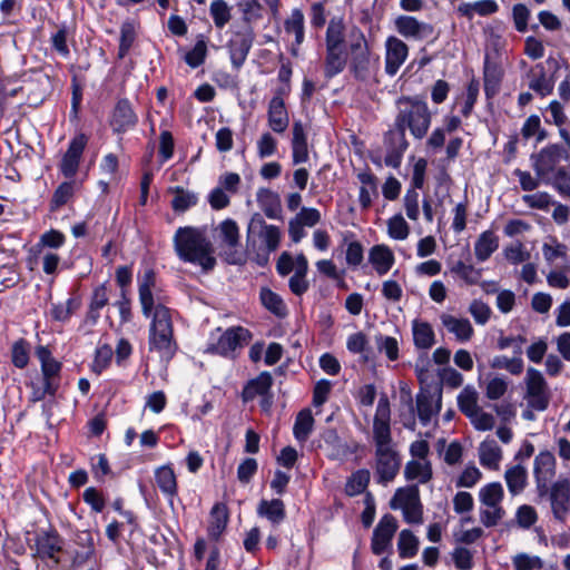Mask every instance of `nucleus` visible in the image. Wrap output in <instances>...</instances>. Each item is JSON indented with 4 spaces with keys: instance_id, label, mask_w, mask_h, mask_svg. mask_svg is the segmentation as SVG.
Listing matches in <instances>:
<instances>
[{
    "instance_id": "obj_1",
    "label": "nucleus",
    "mask_w": 570,
    "mask_h": 570,
    "mask_svg": "<svg viewBox=\"0 0 570 570\" xmlns=\"http://www.w3.org/2000/svg\"><path fill=\"white\" fill-rule=\"evenodd\" d=\"M391 411L387 397H381L373 420V441L375 445V474L380 483L391 482L401 466L391 431Z\"/></svg>"
},
{
    "instance_id": "obj_2",
    "label": "nucleus",
    "mask_w": 570,
    "mask_h": 570,
    "mask_svg": "<svg viewBox=\"0 0 570 570\" xmlns=\"http://www.w3.org/2000/svg\"><path fill=\"white\" fill-rule=\"evenodd\" d=\"M174 246L180 259L202 266L204 272L212 271L216 264L212 244L199 228L179 227L174 236Z\"/></svg>"
},
{
    "instance_id": "obj_3",
    "label": "nucleus",
    "mask_w": 570,
    "mask_h": 570,
    "mask_svg": "<svg viewBox=\"0 0 570 570\" xmlns=\"http://www.w3.org/2000/svg\"><path fill=\"white\" fill-rule=\"evenodd\" d=\"M170 312L164 305L155 306L149 330V352L168 362L176 353Z\"/></svg>"
},
{
    "instance_id": "obj_4",
    "label": "nucleus",
    "mask_w": 570,
    "mask_h": 570,
    "mask_svg": "<svg viewBox=\"0 0 570 570\" xmlns=\"http://www.w3.org/2000/svg\"><path fill=\"white\" fill-rule=\"evenodd\" d=\"M399 115L395 120L396 134H403L409 128L415 138H422L428 132L431 122V115L428 106L420 99L409 97L400 98L397 101Z\"/></svg>"
},
{
    "instance_id": "obj_5",
    "label": "nucleus",
    "mask_w": 570,
    "mask_h": 570,
    "mask_svg": "<svg viewBox=\"0 0 570 570\" xmlns=\"http://www.w3.org/2000/svg\"><path fill=\"white\" fill-rule=\"evenodd\" d=\"M250 234H257L264 244L255 254L254 261L264 266L268 263L269 254L275 252L281 242V232L274 225H267L259 214H255L248 224L247 250L250 252L255 244L250 242Z\"/></svg>"
},
{
    "instance_id": "obj_6",
    "label": "nucleus",
    "mask_w": 570,
    "mask_h": 570,
    "mask_svg": "<svg viewBox=\"0 0 570 570\" xmlns=\"http://www.w3.org/2000/svg\"><path fill=\"white\" fill-rule=\"evenodd\" d=\"M393 510L401 509L407 523L420 524L423 522V510L416 487L399 489L390 502Z\"/></svg>"
},
{
    "instance_id": "obj_7",
    "label": "nucleus",
    "mask_w": 570,
    "mask_h": 570,
    "mask_svg": "<svg viewBox=\"0 0 570 570\" xmlns=\"http://www.w3.org/2000/svg\"><path fill=\"white\" fill-rule=\"evenodd\" d=\"M218 234L226 262L234 265L244 264L246 259L239 249V228L236 222L229 218L222 222Z\"/></svg>"
},
{
    "instance_id": "obj_8",
    "label": "nucleus",
    "mask_w": 570,
    "mask_h": 570,
    "mask_svg": "<svg viewBox=\"0 0 570 570\" xmlns=\"http://www.w3.org/2000/svg\"><path fill=\"white\" fill-rule=\"evenodd\" d=\"M525 400L531 409L544 411L550 402V391L542 373L529 367L525 374Z\"/></svg>"
},
{
    "instance_id": "obj_9",
    "label": "nucleus",
    "mask_w": 570,
    "mask_h": 570,
    "mask_svg": "<svg viewBox=\"0 0 570 570\" xmlns=\"http://www.w3.org/2000/svg\"><path fill=\"white\" fill-rule=\"evenodd\" d=\"M36 354L41 362V370L43 374V391L35 393V401L43 399L45 394L53 395L58 389L56 377L58 376L61 365L53 357L50 351L45 346H39Z\"/></svg>"
},
{
    "instance_id": "obj_10",
    "label": "nucleus",
    "mask_w": 570,
    "mask_h": 570,
    "mask_svg": "<svg viewBox=\"0 0 570 570\" xmlns=\"http://www.w3.org/2000/svg\"><path fill=\"white\" fill-rule=\"evenodd\" d=\"M562 159H569L567 148L556 144L543 148L538 155L533 156L534 169L538 176L546 177L554 171Z\"/></svg>"
},
{
    "instance_id": "obj_11",
    "label": "nucleus",
    "mask_w": 570,
    "mask_h": 570,
    "mask_svg": "<svg viewBox=\"0 0 570 570\" xmlns=\"http://www.w3.org/2000/svg\"><path fill=\"white\" fill-rule=\"evenodd\" d=\"M351 50V70L357 79H365L368 72L370 58L366 40L361 32L354 35V40L350 45Z\"/></svg>"
},
{
    "instance_id": "obj_12",
    "label": "nucleus",
    "mask_w": 570,
    "mask_h": 570,
    "mask_svg": "<svg viewBox=\"0 0 570 570\" xmlns=\"http://www.w3.org/2000/svg\"><path fill=\"white\" fill-rule=\"evenodd\" d=\"M396 530V519L392 514L383 515L373 532L372 551L374 554L380 556L387 549Z\"/></svg>"
},
{
    "instance_id": "obj_13",
    "label": "nucleus",
    "mask_w": 570,
    "mask_h": 570,
    "mask_svg": "<svg viewBox=\"0 0 570 570\" xmlns=\"http://www.w3.org/2000/svg\"><path fill=\"white\" fill-rule=\"evenodd\" d=\"M533 473L540 494L548 491V482L556 474V459L549 451L540 452L534 459Z\"/></svg>"
},
{
    "instance_id": "obj_14",
    "label": "nucleus",
    "mask_w": 570,
    "mask_h": 570,
    "mask_svg": "<svg viewBox=\"0 0 570 570\" xmlns=\"http://www.w3.org/2000/svg\"><path fill=\"white\" fill-rule=\"evenodd\" d=\"M250 338L252 335L248 330L240 326L232 327L222 334L213 350L218 354L227 355L237 347L248 344Z\"/></svg>"
},
{
    "instance_id": "obj_15",
    "label": "nucleus",
    "mask_w": 570,
    "mask_h": 570,
    "mask_svg": "<svg viewBox=\"0 0 570 570\" xmlns=\"http://www.w3.org/2000/svg\"><path fill=\"white\" fill-rule=\"evenodd\" d=\"M395 28L405 38L422 40L433 35V27L430 23L421 22L411 16H400L395 20Z\"/></svg>"
},
{
    "instance_id": "obj_16",
    "label": "nucleus",
    "mask_w": 570,
    "mask_h": 570,
    "mask_svg": "<svg viewBox=\"0 0 570 570\" xmlns=\"http://www.w3.org/2000/svg\"><path fill=\"white\" fill-rule=\"evenodd\" d=\"M550 501L553 515L558 520H563L570 505V483L562 479L554 482L550 491Z\"/></svg>"
},
{
    "instance_id": "obj_17",
    "label": "nucleus",
    "mask_w": 570,
    "mask_h": 570,
    "mask_svg": "<svg viewBox=\"0 0 570 570\" xmlns=\"http://www.w3.org/2000/svg\"><path fill=\"white\" fill-rule=\"evenodd\" d=\"M386 66L389 75H395L407 57L409 48L404 41L396 37L386 40Z\"/></svg>"
},
{
    "instance_id": "obj_18",
    "label": "nucleus",
    "mask_w": 570,
    "mask_h": 570,
    "mask_svg": "<svg viewBox=\"0 0 570 570\" xmlns=\"http://www.w3.org/2000/svg\"><path fill=\"white\" fill-rule=\"evenodd\" d=\"M254 36L250 29L236 32L234 38L229 41L228 48L230 53V60L234 67L239 68L252 48Z\"/></svg>"
},
{
    "instance_id": "obj_19",
    "label": "nucleus",
    "mask_w": 570,
    "mask_h": 570,
    "mask_svg": "<svg viewBox=\"0 0 570 570\" xmlns=\"http://www.w3.org/2000/svg\"><path fill=\"white\" fill-rule=\"evenodd\" d=\"M87 139L79 135L72 139L61 161V171L66 177H72L78 169L80 156L85 149Z\"/></svg>"
},
{
    "instance_id": "obj_20",
    "label": "nucleus",
    "mask_w": 570,
    "mask_h": 570,
    "mask_svg": "<svg viewBox=\"0 0 570 570\" xmlns=\"http://www.w3.org/2000/svg\"><path fill=\"white\" fill-rule=\"evenodd\" d=\"M441 323L459 342H468L474 334L473 326L468 318L455 317L451 314H442Z\"/></svg>"
},
{
    "instance_id": "obj_21",
    "label": "nucleus",
    "mask_w": 570,
    "mask_h": 570,
    "mask_svg": "<svg viewBox=\"0 0 570 570\" xmlns=\"http://www.w3.org/2000/svg\"><path fill=\"white\" fill-rule=\"evenodd\" d=\"M137 122V117L129 105V102L125 99L119 100L115 107L111 126L115 131L122 132L134 127Z\"/></svg>"
},
{
    "instance_id": "obj_22",
    "label": "nucleus",
    "mask_w": 570,
    "mask_h": 570,
    "mask_svg": "<svg viewBox=\"0 0 570 570\" xmlns=\"http://www.w3.org/2000/svg\"><path fill=\"white\" fill-rule=\"evenodd\" d=\"M268 124L276 132H283L288 126V116L285 109L284 100L276 96L269 102Z\"/></svg>"
},
{
    "instance_id": "obj_23",
    "label": "nucleus",
    "mask_w": 570,
    "mask_h": 570,
    "mask_svg": "<svg viewBox=\"0 0 570 570\" xmlns=\"http://www.w3.org/2000/svg\"><path fill=\"white\" fill-rule=\"evenodd\" d=\"M387 139L390 147L384 161L386 166L396 168L400 166L402 156L407 148V141L405 137H403V134H396L394 131L389 134Z\"/></svg>"
},
{
    "instance_id": "obj_24",
    "label": "nucleus",
    "mask_w": 570,
    "mask_h": 570,
    "mask_svg": "<svg viewBox=\"0 0 570 570\" xmlns=\"http://www.w3.org/2000/svg\"><path fill=\"white\" fill-rule=\"evenodd\" d=\"M529 88L541 96L550 95L553 90L554 82L549 78L542 65H537L528 75Z\"/></svg>"
},
{
    "instance_id": "obj_25",
    "label": "nucleus",
    "mask_w": 570,
    "mask_h": 570,
    "mask_svg": "<svg viewBox=\"0 0 570 570\" xmlns=\"http://www.w3.org/2000/svg\"><path fill=\"white\" fill-rule=\"evenodd\" d=\"M273 384V377L268 372L261 373L256 379L249 381L243 390V400L245 402L254 400L257 395L268 393Z\"/></svg>"
},
{
    "instance_id": "obj_26",
    "label": "nucleus",
    "mask_w": 570,
    "mask_h": 570,
    "mask_svg": "<svg viewBox=\"0 0 570 570\" xmlns=\"http://www.w3.org/2000/svg\"><path fill=\"white\" fill-rule=\"evenodd\" d=\"M479 458L483 466L498 470L502 451L494 440H487L480 444Z\"/></svg>"
},
{
    "instance_id": "obj_27",
    "label": "nucleus",
    "mask_w": 570,
    "mask_h": 570,
    "mask_svg": "<svg viewBox=\"0 0 570 570\" xmlns=\"http://www.w3.org/2000/svg\"><path fill=\"white\" fill-rule=\"evenodd\" d=\"M169 193L174 195L170 205L173 210L176 213H184L196 206L198 202V196L196 193L179 186L169 188Z\"/></svg>"
},
{
    "instance_id": "obj_28",
    "label": "nucleus",
    "mask_w": 570,
    "mask_h": 570,
    "mask_svg": "<svg viewBox=\"0 0 570 570\" xmlns=\"http://www.w3.org/2000/svg\"><path fill=\"white\" fill-rule=\"evenodd\" d=\"M228 522L227 508L217 503L210 511V522L208 527V535L213 540H218L226 529Z\"/></svg>"
},
{
    "instance_id": "obj_29",
    "label": "nucleus",
    "mask_w": 570,
    "mask_h": 570,
    "mask_svg": "<svg viewBox=\"0 0 570 570\" xmlns=\"http://www.w3.org/2000/svg\"><path fill=\"white\" fill-rule=\"evenodd\" d=\"M370 262L375 271L383 275L389 272L394 263V256L391 249L385 245H376L370 250Z\"/></svg>"
},
{
    "instance_id": "obj_30",
    "label": "nucleus",
    "mask_w": 570,
    "mask_h": 570,
    "mask_svg": "<svg viewBox=\"0 0 570 570\" xmlns=\"http://www.w3.org/2000/svg\"><path fill=\"white\" fill-rule=\"evenodd\" d=\"M504 480L508 485L509 492L512 495H517L521 493L527 485V469L521 464L513 465L505 471Z\"/></svg>"
},
{
    "instance_id": "obj_31",
    "label": "nucleus",
    "mask_w": 570,
    "mask_h": 570,
    "mask_svg": "<svg viewBox=\"0 0 570 570\" xmlns=\"http://www.w3.org/2000/svg\"><path fill=\"white\" fill-rule=\"evenodd\" d=\"M60 550L59 538L55 534L46 533L37 540V556L41 559H51L55 563H58L57 554Z\"/></svg>"
},
{
    "instance_id": "obj_32",
    "label": "nucleus",
    "mask_w": 570,
    "mask_h": 570,
    "mask_svg": "<svg viewBox=\"0 0 570 570\" xmlns=\"http://www.w3.org/2000/svg\"><path fill=\"white\" fill-rule=\"evenodd\" d=\"M499 247V238L492 230L483 232L475 242L474 253L480 262L487 261Z\"/></svg>"
},
{
    "instance_id": "obj_33",
    "label": "nucleus",
    "mask_w": 570,
    "mask_h": 570,
    "mask_svg": "<svg viewBox=\"0 0 570 570\" xmlns=\"http://www.w3.org/2000/svg\"><path fill=\"white\" fill-rule=\"evenodd\" d=\"M257 513L266 517L273 524L277 525L285 519V507L279 499L262 500L258 504Z\"/></svg>"
},
{
    "instance_id": "obj_34",
    "label": "nucleus",
    "mask_w": 570,
    "mask_h": 570,
    "mask_svg": "<svg viewBox=\"0 0 570 570\" xmlns=\"http://www.w3.org/2000/svg\"><path fill=\"white\" fill-rule=\"evenodd\" d=\"M155 480L163 493L173 498L177 494V480L174 470L164 465L155 471Z\"/></svg>"
},
{
    "instance_id": "obj_35",
    "label": "nucleus",
    "mask_w": 570,
    "mask_h": 570,
    "mask_svg": "<svg viewBox=\"0 0 570 570\" xmlns=\"http://www.w3.org/2000/svg\"><path fill=\"white\" fill-rule=\"evenodd\" d=\"M346 56L343 48H326L325 76L332 78L343 71Z\"/></svg>"
},
{
    "instance_id": "obj_36",
    "label": "nucleus",
    "mask_w": 570,
    "mask_h": 570,
    "mask_svg": "<svg viewBox=\"0 0 570 570\" xmlns=\"http://www.w3.org/2000/svg\"><path fill=\"white\" fill-rule=\"evenodd\" d=\"M155 285V274L153 271L145 273L144 279L139 285V301L145 316H149L154 308V297L151 287Z\"/></svg>"
},
{
    "instance_id": "obj_37",
    "label": "nucleus",
    "mask_w": 570,
    "mask_h": 570,
    "mask_svg": "<svg viewBox=\"0 0 570 570\" xmlns=\"http://www.w3.org/2000/svg\"><path fill=\"white\" fill-rule=\"evenodd\" d=\"M413 341L417 348L428 350L434 344V332L426 322H413Z\"/></svg>"
},
{
    "instance_id": "obj_38",
    "label": "nucleus",
    "mask_w": 570,
    "mask_h": 570,
    "mask_svg": "<svg viewBox=\"0 0 570 570\" xmlns=\"http://www.w3.org/2000/svg\"><path fill=\"white\" fill-rule=\"evenodd\" d=\"M441 395L438 397V404L434 406V397L430 393H420L416 396V407L420 420L426 424L431 417L439 412Z\"/></svg>"
},
{
    "instance_id": "obj_39",
    "label": "nucleus",
    "mask_w": 570,
    "mask_h": 570,
    "mask_svg": "<svg viewBox=\"0 0 570 570\" xmlns=\"http://www.w3.org/2000/svg\"><path fill=\"white\" fill-rule=\"evenodd\" d=\"M314 426V417L309 409L302 410L295 420L293 432L298 441L305 442Z\"/></svg>"
},
{
    "instance_id": "obj_40",
    "label": "nucleus",
    "mask_w": 570,
    "mask_h": 570,
    "mask_svg": "<svg viewBox=\"0 0 570 570\" xmlns=\"http://www.w3.org/2000/svg\"><path fill=\"white\" fill-rule=\"evenodd\" d=\"M502 69L489 58L484 62V88L488 96L494 95L502 79Z\"/></svg>"
},
{
    "instance_id": "obj_41",
    "label": "nucleus",
    "mask_w": 570,
    "mask_h": 570,
    "mask_svg": "<svg viewBox=\"0 0 570 570\" xmlns=\"http://www.w3.org/2000/svg\"><path fill=\"white\" fill-rule=\"evenodd\" d=\"M261 301L264 307L276 316L284 317L287 314V308L283 299L269 288H262Z\"/></svg>"
},
{
    "instance_id": "obj_42",
    "label": "nucleus",
    "mask_w": 570,
    "mask_h": 570,
    "mask_svg": "<svg viewBox=\"0 0 570 570\" xmlns=\"http://www.w3.org/2000/svg\"><path fill=\"white\" fill-rule=\"evenodd\" d=\"M370 478V471L366 469H362L354 472L346 483V494L350 497H354L362 493L367 488Z\"/></svg>"
},
{
    "instance_id": "obj_43",
    "label": "nucleus",
    "mask_w": 570,
    "mask_h": 570,
    "mask_svg": "<svg viewBox=\"0 0 570 570\" xmlns=\"http://www.w3.org/2000/svg\"><path fill=\"white\" fill-rule=\"evenodd\" d=\"M397 548L400 557L412 558L419 549V540L410 530H402L399 534Z\"/></svg>"
},
{
    "instance_id": "obj_44",
    "label": "nucleus",
    "mask_w": 570,
    "mask_h": 570,
    "mask_svg": "<svg viewBox=\"0 0 570 570\" xmlns=\"http://www.w3.org/2000/svg\"><path fill=\"white\" fill-rule=\"evenodd\" d=\"M503 495V488L499 482L489 483L479 492V499L483 505L501 504Z\"/></svg>"
},
{
    "instance_id": "obj_45",
    "label": "nucleus",
    "mask_w": 570,
    "mask_h": 570,
    "mask_svg": "<svg viewBox=\"0 0 570 570\" xmlns=\"http://www.w3.org/2000/svg\"><path fill=\"white\" fill-rule=\"evenodd\" d=\"M460 410L469 417L480 407L478 406V393L472 386H465L458 396Z\"/></svg>"
},
{
    "instance_id": "obj_46",
    "label": "nucleus",
    "mask_w": 570,
    "mask_h": 570,
    "mask_svg": "<svg viewBox=\"0 0 570 570\" xmlns=\"http://www.w3.org/2000/svg\"><path fill=\"white\" fill-rule=\"evenodd\" d=\"M344 24L341 19H332L326 31V48H343Z\"/></svg>"
},
{
    "instance_id": "obj_47",
    "label": "nucleus",
    "mask_w": 570,
    "mask_h": 570,
    "mask_svg": "<svg viewBox=\"0 0 570 570\" xmlns=\"http://www.w3.org/2000/svg\"><path fill=\"white\" fill-rule=\"evenodd\" d=\"M490 366L492 368L507 370L509 373L513 375H519L523 371V361L520 355L515 357L508 358L507 356H495L492 358Z\"/></svg>"
},
{
    "instance_id": "obj_48",
    "label": "nucleus",
    "mask_w": 570,
    "mask_h": 570,
    "mask_svg": "<svg viewBox=\"0 0 570 570\" xmlns=\"http://www.w3.org/2000/svg\"><path fill=\"white\" fill-rule=\"evenodd\" d=\"M209 11L217 28L222 29L232 19L230 7L224 0H214Z\"/></svg>"
},
{
    "instance_id": "obj_49",
    "label": "nucleus",
    "mask_w": 570,
    "mask_h": 570,
    "mask_svg": "<svg viewBox=\"0 0 570 570\" xmlns=\"http://www.w3.org/2000/svg\"><path fill=\"white\" fill-rule=\"evenodd\" d=\"M451 272L458 275L469 285L479 283L481 278L480 269H476L472 265L465 264L462 261H458L455 264H453Z\"/></svg>"
},
{
    "instance_id": "obj_50",
    "label": "nucleus",
    "mask_w": 570,
    "mask_h": 570,
    "mask_svg": "<svg viewBox=\"0 0 570 570\" xmlns=\"http://www.w3.org/2000/svg\"><path fill=\"white\" fill-rule=\"evenodd\" d=\"M505 511L501 504L484 505L480 510V521L487 528L495 527L504 517Z\"/></svg>"
},
{
    "instance_id": "obj_51",
    "label": "nucleus",
    "mask_w": 570,
    "mask_h": 570,
    "mask_svg": "<svg viewBox=\"0 0 570 570\" xmlns=\"http://www.w3.org/2000/svg\"><path fill=\"white\" fill-rule=\"evenodd\" d=\"M367 343L366 335L362 332H357L348 337L346 346L350 352L362 354V360L364 362H368L371 357L367 350Z\"/></svg>"
},
{
    "instance_id": "obj_52",
    "label": "nucleus",
    "mask_w": 570,
    "mask_h": 570,
    "mask_svg": "<svg viewBox=\"0 0 570 570\" xmlns=\"http://www.w3.org/2000/svg\"><path fill=\"white\" fill-rule=\"evenodd\" d=\"M404 473L406 479H419L422 483L428 482L432 476L430 466L428 464H422L416 461L409 462L405 466Z\"/></svg>"
},
{
    "instance_id": "obj_53",
    "label": "nucleus",
    "mask_w": 570,
    "mask_h": 570,
    "mask_svg": "<svg viewBox=\"0 0 570 570\" xmlns=\"http://www.w3.org/2000/svg\"><path fill=\"white\" fill-rule=\"evenodd\" d=\"M285 30L295 35L297 45L302 43L304 39V16L299 10L292 12L291 18L285 22Z\"/></svg>"
},
{
    "instance_id": "obj_54",
    "label": "nucleus",
    "mask_w": 570,
    "mask_h": 570,
    "mask_svg": "<svg viewBox=\"0 0 570 570\" xmlns=\"http://www.w3.org/2000/svg\"><path fill=\"white\" fill-rule=\"evenodd\" d=\"M387 232L394 239H405L409 236L410 228L402 215H395L387 222Z\"/></svg>"
},
{
    "instance_id": "obj_55",
    "label": "nucleus",
    "mask_w": 570,
    "mask_h": 570,
    "mask_svg": "<svg viewBox=\"0 0 570 570\" xmlns=\"http://www.w3.org/2000/svg\"><path fill=\"white\" fill-rule=\"evenodd\" d=\"M376 346L390 361H396L399 358V343L396 338L379 335L376 336Z\"/></svg>"
},
{
    "instance_id": "obj_56",
    "label": "nucleus",
    "mask_w": 570,
    "mask_h": 570,
    "mask_svg": "<svg viewBox=\"0 0 570 570\" xmlns=\"http://www.w3.org/2000/svg\"><path fill=\"white\" fill-rule=\"evenodd\" d=\"M11 358L14 366L23 368L29 362V346L24 340L17 341L11 350Z\"/></svg>"
},
{
    "instance_id": "obj_57",
    "label": "nucleus",
    "mask_w": 570,
    "mask_h": 570,
    "mask_svg": "<svg viewBox=\"0 0 570 570\" xmlns=\"http://www.w3.org/2000/svg\"><path fill=\"white\" fill-rule=\"evenodd\" d=\"M258 200L264 205V213L269 218H276L279 212V202L277 196L269 191L264 190L258 194Z\"/></svg>"
},
{
    "instance_id": "obj_58",
    "label": "nucleus",
    "mask_w": 570,
    "mask_h": 570,
    "mask_svg": "<svg viewBox=\"0 0 570 570\" xmlns=\"http://www.w3.org/2000/svg\"><path fill=\"white\" fill-rule=\"evenodd\" d=\"M134 40H135L134 24L130 22H125L121 26V31H120V45H119V51H118V57L120 59H122L127 55Z\"/></svg>"
},
{
    "instance_id": "obj_59",
    "label": "nucleus",
    "mask_w": 570,
    "mask_h": 570,
    "mask_svg": "<svg viewBox=\"0 0 570 570\" xmlns=\"http://www.w3.org/2000/svg\"><path fill=\"white\" fill-rule=\"evenodd\" d=\"M515 520L520 528L529 529L537 522L538 515L533 507L523 504L517 510Z\"/></svg>"
},
{
    "instance_id": "obj_60",
    "label": "nucleus",
    "mask_w": 570,
    "mask_h": 570,
    "mask_svg": "<svg viewBox=\"0 0 570 570\" xmlns=\"http://www.w3.org/2000/svg\"><path fill=\"white\" fill-rule=\"evenodd\" d=\"M73 183H62L55 191L51 200V209L55 210L65 205L73 195Z\"/></svg>"
},
{
    "instance_id": "obj_61",
    "label": "nucleus",
    "mask_w": 570,
    "mask_h": 570,
    "mask_svg": "<svg viewBox=\"0 0 570 570\" xmlns=\"http://www.w3.org/2000/svg\"><path fill=\"white\" fill-rule=\"evenodd\" d=\"M206 53H207L206 42L204 40H199L196 42L193 50H190L189 52L186 53L185 61L191 68H197L204 62V60L206 58Z\"/></svg>"
},
{
    "instance_id": "obj_62",
    "label": "nucleus",
    "mask_w": 570,
    "mask_h": 570,
    "mask_svg": "<svg viewBox=\"0 0 570 570\" xmlns=\"http://www.w3.org/2000/svg\"><path fill=\"white\" fill-rule=\"evenodd\" d=\"M515 570H537L543 567V562L539 557H531L525 553L517 554L513 558Z\"/></svg>"
},
{
    "instance_id": "obj_63",
    "label": "nucleus",
    "mask_w": 570,
    "mask_h": 570,
    "mask_svg": "<svg viewBox=\"0 0 570 570\" xmlns=\"http://www.w3.org/2000/svg\"><path fill=\"white\" fill-rule=\"evenodd\" d=\"M238 8L248 22L261 18L262 4L258 0H238Z\"/></svg>"
},
{
    "instance_id": "obj_64",
    "label": "nucleus",
    "mask_w": 570,
    "mask_h": 570,
    "mask_svg": "<svg viewBox=\"0 0 570 570\" xmlns=\"http://www.w3.org/2000/svg\"><path fill=\"white\" fill-rule=\"evenodd\" d=\"M469 312L478 324H485L491 315V309L488 304L482 301H473L469 306Z\"/></svg>"
}]
</instances>
